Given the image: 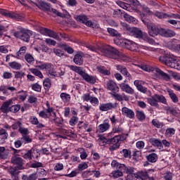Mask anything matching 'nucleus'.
Wrapping results in <instances>:
<instances>
[{"label": "nucleus", "instance_id": "nucleus-1", "mask_svg": "<svg viewBox=\"0 0 180 180\" xmlns=\"http://www.w3.org/2000/svg\"><path fill=\"white\" fill-rule=\"evenodd\" d=\"M69 68L72 70V71H75V72L79 74L86 82L93 84L96 82V77L88 75V73L85 72V70H82V68L75 65H70Z\"/></svg>", "mask_w": 180, "mask_h": 180}, {"label": "nucleus", "instance_id": "nucleus-2", "mask_svg": "<svg viewBox=\"0 0 180 180\" xmlns=\"http://www.w3.org/2000/svg\"><path fill=\"white\" fill-rule=\"evenodd\" d=\"M11 33L14 37L20 39V40H22V41H26V43H29L30 36H32V32L30 30H25L23 28L20 29V31L13 30Z\"/></svg>", "mask_w": 180, "mask_h": 180}, {"label": "nucleus", "instance_id": "nucleus-3", "mask_svg": "<svg viewBox=\"0 0 180 180\" xmlns=\"http://www.w3.org/2000/svg\"><path fill=\"white\" fill-rule=\"evenodd\" d=\"M101 53L105 56V57H108V58H116V56L121 55V53L119 51V50L109 45L101 49Z\"/></svg>", "mask_w": 180, "mask_h": 180}, {"label": "nucleus", "instance_id": "nucleus-4", "mask_svg": "<svg viewBox=\"0 0 180 180\" xmlns=\"http://www.w3.org/2000/svg\"><path fill=\"white\" fill-rule=\"evenodd\" d=\"M124 140V136L123 135H117L114 136L112 139H109L107 144L110 145V151H115V150H117V148L120 147L119 141H123Z\"/></svg>", "mask_w": 180, "mask_h": 180}, {"label": "nucleus", "instance_id": "nucleus-5", "mask_svg": "<svg viewBox=\"0 0 180 180\" xmlns=\"http://www.w3.org/2000/svg\"><path fill=\"white\" fill-rule=\"evenodd\" d=\"M141 70H143V71H147V72L153 71L154 72H156V74L160 77H162L165 79V81H169V75L164 72V71L161 70L160 68H150V66H148L147 65H141Z\"/></svg>", "mask_w": 180, "mask_h": 180}, {"label": "nucleus", "instance_id": "nucleus-6", "mask_svg": "<svg viewBox=\"0 0 180 180\" xmlns=\"http://www.w3.org/2000/svg\"><path fill=\"white\" fill-rule=\"evenodd\" d=\"M39 32L41 34H44V36H49V37H52L53 39H56V40H59V41L61 40L60 39V36H58L57 32L51 30H49L44 27H41L39 30Z\"/></svg>", "mask_w": 180, "mask_h": 180}, {"label": "nucleus", "instance_id": "nucleus-7", "mask_svg": "<svg viewBox=\"0 0 180 180\" xmlns=\"http://www.w3.org/2000/svg\"><path fill=\"white\" fill-rule=\"evenodd\" d=\"M0 13L3 15V16H6V18H11V19H15V20H23L24 17L22 15H18L15 13L8 12L6 10H4L0 8Z\"/></svg>", "mask_w": 180, "mask_h": 180}, {"label": "nucleus", "instance_id": "nucleus-8", "mask_svg": "<svg viewBox=\"0 0 180 180\" xmlns=\"http://www.w3.org/2000/svg\"><path fill=\"white\" fill-rule=\"evenodd\" d=\"M11 162L14 165H17L14 167L18 168V169H25V167H23V159L22 158L16 155L12 156Z\"/></svg>", "mask_w": 180, "mask_h": 180}, {"label": "nucleus", "instance_id": "nucleus-9", "mask_svg": "<svg viewBox=\"0 0 180 180\" xmlns=\"http://www.w3.org/2000/svg\"><path fill=\"white\" fill-rule=\"evenodd\" d=\"M129 34L130 36H134V37H136V39H143L146 32H141V30L137 27H131L129 29Z\"/></svg>", "mask_w": 180, "mask_h": 180}, {"label": "nucleus", "instance_id": "nucleus-10", "mask_svg": "<svg viewBox=\"0 0 180 180\" xmlns=\"http://www.w3.org/2000/svg\"><path fill=\"white\" fill-rule=\"evenodd\" d=\"M115 2L117 5H118V6H120V8H122V9H125V11H128V12H133L134 11V12H136V13H141L140 11L131 8V6H130V4L127 3H124L122 1H116Z\"/></svg>", "mask_w": 180, "mask_h": 180}, {"label": "nucleus", "instance_id": "nucleus-11", "mask_svg": "<svg viewBox=\"0 0 180 180\" xmlns=\"http://www.w3.org/2000/svg\"><path fill=\"white\" fill-rule=\"evenodd\" d=\"M35 6H37L39 9L41 11H44V12H51V4L49 3H46V1H39V4L32 1Z\"/></svg>", "mask_w": 180, "mask_h": 180}, {"label": "nucleus", "instance_id": "nucleus-12", "mask_svg": "<svg viewBox=\"0 0 180 180\" xmlns=\"http://www.w3.org/2000/svg\"><path fill=\"white\" fill-rule=\"evenodd\" d=\"M20 170H22V169H19L15 166L10 167L8 168V172L11 176V179L19 180V174H20Z\"/></svg>", "mask_w": 180, "mask_h": 180}, {"label": "nucleus", "instance_id": "nucleus-13", "mask_svg": "<svg viewBox=\"0 0 180 180\" xmlns=\"http://www.w3.org/2000/svg\"><path fill=\"white\" fill-rule=\"evenodd\" d=\"M167 61H169V65H167L168 67H171V68H178L179 67V63H178V59L176 58V56L169 54V58L167 59Z\"/></svg>", "mask_w": 180, "mask_h": 180}, {"label": "nucleus", "instance_id": "nucleus-14", "mask_svg": "<svg viewBox=\"0 0 180 180\" xmlns=\"http://www.w3.org/2000/svg\"><path fill=\"white\" fill-rule=\"evenodd\" d=\"M151 174H154V169H149L148 171H141L136 174V178L139 176L142 180L148 179Z\"/></svg>", "mask_w": 180, "mask_h": 180}, {"label": "nucleus", "instance_id": "nucleus-15", "mask_svg": "<svg viewBox=\"0 0 180 180\" xmlns=\"http://www.w3.org/2000/svg\"><path fill=\"white\" fill-rule=\"evenodd\" d=\"M148 28L150 29L149 34L152 37H155V36H158V34L161 36V29L162 28H158L156 26H151V25L148 26Z\"/></svg>", "mask_w": 180, "mask_h": 180}, {"label": "nucleus", "instance_id": "nucleus-16", "mask_svg": "<svg viewBox=\"0 0 180 180\" xmlns=\"http://www.w3.org/2000/svg\"><path fill=\"white\" fill-rule=\"evenodd\" d=\"M116 68L122 75L126 77V78H128V79H131V75L129 73V71H127V68L126 67L122 65H117L116 66Z\"/></svg>", "mask_w": 180, "mask_h": 180}, {"label": "nucleus", "instance_id": "nucleus-17", "mask_svg": "<svg viewBox=\"0 0 180 180\" xmlns=\"http://www.w3.org/2000/svg\"><path fill=\"white\" fill-rule=\"evenodd\" d=\"M154 15H155V16H157L158 18H159V19H162L164 18H173L174 19H180V15L178 14L168 15V14L164 13L156 12Z\"/></svg>", "mask_w": 180, "mask_h": 180}, {"label": "nucleus", "instance_id": "nucleus-18", "mask_svg": "<svg viewBox=\"0 0 180 180\" xmlns=\"http://www.w3.org/2000/svg\"><path fill=\"white\" fill-rule=\"evenodd\" d=\"M176 33L169 29L162 28L160 31V36L162 37H174Z\"/></svg>", "mask_w": 180, "mask_h": 180}, {"label": "nucleus", "instance_id": "nucleus-19", "mask_svg": "<svg viewBox=\"0 0 180 180\" xmlns=\"http://www.w3.org/2000/svg\"><path fill=\"white\" fill-rule=\"evenodd\" d=\"M120 88L123 91V92H126L127 94H130L131 95L134 94V89L126 83H121L120 84Z\"/></svg>", "mask_w": 180, "mask_h": 180}, {"label": "nucleus", "instance_id": "nucleus-20", "mask_svg": "<svg viewBox=\"0 0 180 180\" xmlns=\"http://www.w3.org/2000/svg\"><path fill=\"white\" fill-rule=\"evenodd\" d=\"M122 115L127 116L129 119H134V112L131 109L128 108L127 107H124L122 109Z\"/></svg>", "mask_w": 180, "mask_h": 180}, {"label": "nucleus", "instance_id": "nucleus-21", "mask_svg": "<svg viewBox=\"0 0 180 180\" xmlns=\"http://www.w3.org/2000/svg\"><path fill=\"white\" fill-rule=\"evenodd\" d=\"M11 105H12V100L4 102L0 108V110H1L2 113H8L11 110V108H9Z\"/></svg>", "mask_w": 180, "mask_h": 180}, {"label": "nucleus", "instance_id": "nucleus-22", "mask_svg": "<svg viewBox=\"0 0 180 180\" xmlns=\"http://www.w3.org/2000/svg\"><path fill=\"white\" fill-rule=\"evenodd\" d=\"M116 105L112 103H108L105 104H101L99 107L100 110L101 112H108V110H111V109H115V107Z\"/></svg>", "mask_w": 180, "mask_h": 180}, {"label": "nucleus", "instance_id": "nucleus-23", "mask_svg": "<svg viewBox=\"0 0 180 180\" xmlns=\"http://www.w3.org/2000/svg\"><path fill=\"white\" fill-rule=\"evenodd\" d=\"M107 88L109 91H112V93L119 92V86L112 80L107 82Z\"/></svg>", "mask_w": 180, "mask_h": 180}, {"label": "nucleus", "instance_id": "nucleus-24", "mask_svg": "<svg viewBox=\"0 0 180 180\" xmlns=\"http://www.w3.org/2000/svg\"><path fill=\"white\" fill-rule=\"evenodd\" d=\"M73 61L77 65H82L84 64V56L80 53H77L75 55Z\"/></svg>", "mask_w": 180, "mask_h": 180}, {"label": "nucleus", "instance_id": "nucleus-25", "mask_svg": "<svg viewBox=\"0 0 180 180\" xmlns=\"http://www.w3.org/2000/svg\"><path fill=\"white\" fill-rule=\"evenodd\" d=\"M147 102L150 105V106H155L158 108V103L157 100V94H155L153 96L147 98Z\"/></svg>", "mask_w": 180, "mask_h": 180}, {"label": "nucleus", "instance_id": "nucleus-26", "mask_svg": "<svg viewBox=\"0 0 180 180\" xmlns=\"http://www.w3.org/2000/svg\"><path fill=\"white\" fill-rule=\"evenodd\" d=\"M149 143L152 144L154 147H158V148H161L162 147V142L160 139L155 138H150L149 139Z\"/></svg>", "mask_w": 180, "mask_h": 180}, {"label": "nucleus", "instance_id": "nucleus-27", "mask_svg": "<svg viewBox=\"0 0 180 180\" xmlns=\"http://www.w3.org/2000/svg\"><path fill=\"white\" fill-rule=\"evenodd\" d=\"M167 92L169 94V98L172 99L174 103H178V102H179V98H178L176 94L174 93L173 90H172L171 89H167Z\"/></svg>", "mask_w": 180, "mask_h": 180}, {"label": "nucleus", "instance_id": "nucleus-28", "mask_svg": "<svg viewBox=\"0 0 180 180\" xmlns=\"http://www.w3.org/2000/svg\"><path fill=\"white\" fill-rule=\"evenodd\" d=\"M134 84L135 86H136L138 91H139L140 92H142V94H146L147 92V88L143 86V85H141V83L140 82V81L135 80Z\"/></svg>", "mask_w": 180, "mask_h": 180}, {"label": "nucleus", "instance_id": "nucleus-29", "mask_svg": "<svg viewBox=\"0 0 180 180\" xmlns=\"http://www.w3.org/2000/svg\"><path fill=\"white\" fill-rule=\"evenodd\" d=\"M8 132H6V130L4 129H0V143L1 144H4L5 143V141L8 139Z\"/></svg>", "mask_w": 180, "mask_h": 180}, {"label": "nucleus", "instance_id": "nucleus-30", "mask_svg": "<svg viewBox=\"0 0 180 180\" xmlns=\"http://www.w3.org/2000/svg\"><path fill=\"white\" fill-rule=\"evenodd\" d=\"M122 45L124 46L126 49L131 51L134 50V47H136V43L131 41H125L122 42Z\"/></svg>", "mask_w": 180, "mask_h": 180}, {"label": "nucleus", "instance_id": "nucleus-31", "mask_svg": "<svg viewBox=\"0 0 180 180\" xmlns=\"http://www.w3.org/2000/svg\"><path fill=\"white\" fill-rule=\"evenodd\" d=\"M46 70L50 75H52L53 77H56L57 75V74H56L54 66L51 63H47Z\"/></svg>", "mask_w": 180, "mask_h": 180}, {"label": "nucleus", "instance_id": "nucleus-32", "mask_svg": "<svg viewBox=\"0 0 180 180\" xmlns=\"http://www.w3.org/2000/svg\"><path fill=\"white\" fill-rule=\"evenodd\" d=\"M110 127V125L108 123H103L98 126V129L97 131L98 133H104V131H106Z\"/></svg>", "mask_w": 180, "mask_h": 180}, {"label": "nucleus", "instance_id": "nucleus-33", "mask_svg": "<svg viewBox=\"0 0 180 180\" xmlns=\"http://www.w3.org/2000/svg\"><path fill=\"white\" fill-rule=\"evenodd\" d=\"M0 158L6 160L8 158V151L4 146H0Z\"/></svg>", "mask_w": 180, "mask_h": 180}, {"label": "nucleus", "instance_id": "nucleus-34", "mask_svg": "<svg viewBox=\"0 0 180 180\" xmlns=\"http://www.w3.org/2000/svg\"><path fill=\"white\" fill-rule=\"evenodd\" d=\"M51 12H52L56 16H59L60 18H65L67 15H68V12L65 11V13H60L55 8H51Z\"/></svg>", "mask_w": 180, "mask_h": 180}, {"label": "nucleus", "instance_id": "nucleus-35", "mask_svg": "<svg viewBox=\"0 0 180 180\" xmlns=\"http://www.w3.org/2000/svg\"><path fill=\"white\" fill-rule=\"evenodd\" d=\"M147 160L149 162H156L157 160H158V155L155 153H151L147 156Z\"/></svg>", "mask_w": 180, "mask_h": 180}, {"label": "nucleus", "instance_id": "nucleus-36", "mask_svg": "<svg viewBox=\"0 0 180 180\" xmlns=\"http://www.w3.org/2000/svg\"><path fill=\"white\" fill-rule=\"evenodd\" d=\"M124 18L127 22H129V23H136V18L127 13L124 14Z\"/></svg>", "mask_w": 180, "mask_h": 180}, {"label": "nucleus", "instance_id": "nucleus-37", "mask_svg": "<svg viewBox=\"0 0 180 180\" xmlns=\"http://www.w3.org/2000/svg\"><path fill=\"white\" fill-rule=\"evenodd\" d=\"M43 85H44V89L48 91V89H50L51 86V80L49 78L45 79L43 82Z\"/></svg>", "mask_w": 180, "mask_h": 180}, {"label": "nucleus", "instance_id": "nucleus-38", "mask_svg": "<svg viewBox=\"0 0 180 180\" xmlns=\"http://www.w3.org/2000/svg\"><path fill=\"white\" fill-rule=\"evenodd\" d=\"M169 57V54H166L160 56L159 58V60L162 63H164V64H165L166 65H169V60H168Z\"/></svg>", "mask_w": 180, "mask_h": 180}, {"label": "nucleus", "instance_id": "nucleus-39", "mask_svg": "<svg viewBox=\"0 0 180 180\" xmlns=\"http://www.w3.org/2000/svg\"><path fill=\"white\" fill-rule=\"evenodd\" d=\"M141 8L143 11V12H145V13L148 14L149 16H151L152 15H154V13L150 10V8L146 5H141Z\"/></svg>", "mask_w": 180, "mask_h": 180}, {"label": "nucleus", "instance_id": "nucleus-40", "mask_svg": "<svg viewBox=\"0 0 180 180\" xmlns=\"http://www.w3.org/2000/svg\"><path fill=\"white\" fill-rule=\"evenodd\" d=\"M124 173L128 174V175H134L135 178H137V174H134V167H127Z\"/></svg>", "mask_w": 180, "mask_h": 180}, {"label": "nucleus", "instance_id": "nucleus-41", "mask_svg": "<svg viewBox=\"0 0 180 180\" xmlns=\"http://www.w3.org/2000/svg\"><path fill=\"white\" fill-rule=\"evenodd\" d=\"M60 98L64 102H70L71 101V96L67 93H61Z\"/></svg>", "mask_w": 180, "mask_h": 180}, {"label": "nucleus", "instance_id": "nucleus-42", "mask_svg": "<svg viewBox=\"0 0 180 180\" xmlns=\"http://www.w3.org/2000/svg\"><path fill=\"white\" fill-rule=\"evenodd\" d=\"M166 137H172L175 134V129L174 128H167L165 131Z\"/></svg>", "mask_w": 180, "mask_h": 180}, {"label": "nucleus", "instance_id": "nucleus-43", "mask_svg": "<svg viewBox=\"0 0 180 180\" xmlns=\"http://www.w3.org/2000/svg\"><path fill=\"white\" fill-rule=\"evenodd\" d=\"M108 32L111 36H113L114 37H120V34H119V32L115 29L108 28Z\"/></svg>", "mask_w": 180, "mask_h": 180}, {"label": "nucleus", "instance_id": "nucleus-44", "mask_svg": "<svg viewBox=\"0 0 180 180\" xmlns=\"http://www.w3.org/2000/svg\"><path fill=\"white\" fill-rule=\"evenodd\" d=\"M9 65L13 70H20V68H22V65L18 62L9 63Z\"/></svg>", "mask_w": 180, "mask_h": 180}, {"label": "nucleus", "instance_id": "nucleus-45", "mask_svg": "<svg viewBox=\"0 0 180 180\" xmlns=\"http://www.w3.org/2000/svg\"><path fill=\"white\" fill-rule=\"evenodd\" d=\"M33 154V149L29 150L27 151L25 154L23 155V158L25 160H28L30 161L32 160V157H33L32 155Z\"/></svg>", "mask_w": 180, "mask_h": 180}, {"label": "nucleus", "instance_id": "nucleus-46", "mask_svg": "<svg viewBox=\"0 0 180 180\" xmlns=\"http://www.w3.org/2000/svg\"><path fill=\"white\" fill-rule=\"evenodd\" d=\"M111 174L113 178H120V176H123V172L119 170V169L112 171Z\"/></svg>", "mask_w": 180, "mask_h": 180}, {"label": "nucleus", "instance_id": "nucleus-47", "mask_svg": "<svg viewBox=\"0 0 180 180\" xmlns=\"http://www.w3.org/2000/svg\"><path fill=\"white\" fill-rule=\"evenodd\" d=\"M30 72L34 74V75L39 77V78H41V79L43 78V74L38 69H34V68L30 69Z\"/></svg>", "mask_w": 180, "mask_h": 180}, {"label": "nucleus", "instance_id": "nucleus-48", "mask_svg": "<svg viewBox=\"0 0 180 180\" xmlns=\"http://www.w3.org/2000/svg\"><path fill=\"white\" fill-rule=\"evenodd\" d=\"M97 70L98 72L103 74V75H110V72L108 70H105L103 67H98Z\"/></svg>", "mask_w": 180, "mask_h": 180}, {"label": "nucleus", "instance_id": "nucleus-49", "mask_svg": "<svg viewBox=\"0 0 180 180\" xmlns=\"http://www.w3.org/2000/svg\"><path fill=\"white\" fill-rule=\"evenodd\" d=\"M152 124L155 127H157V129H161V127H164V123L160 122L159 121H157V120H153Z\"/></svg>", "mask_w": 180, "mask_h": 180}, {"label": "nucleus", "instance_id": "nucleus-50", "mask_svg": "<svg viewBox=\"0 0 180 180\" xmlns=\"http://www.w3.org/2000/svg\"><path fill=\"white\" fill-rule=\"evenodd\" d=\"M25 60L29 64H32L33 61H34V58H33V56L30 53H27L25 56Z\"/></svg>", "mask_w": 180, "mask_h": 180}, {"label": "nucleus", "instance_id": "nucleus-51", "mask_svg": "<svg viewBox=\"0 0 180 180\" xmlns=\"http://www.w3.org/2000/svg\"><path fill=\"white\" fill-rule=\"evenodd\" d=\"M21 141L23 144H27L29 143H32V139L30 138V136L27 135L22 136V137L21 138Z\"/></svg>", "mask_w": 180, "mask_h": 180}, {"label": "nucleus", "instance_id": "nucleus-52", "mask_svg": "<svg viewBox=\"0 0 180 180\" xmlns=\"http://www.w3.org/2000/svg\"><path fill=\"white\" fill-rule=\"evenodd\" d=\"M40 49L43 51V53H48V54H51L53 49L49 48V46L46 45H41Z\"/></svg>", "mask_w": 180, "mask_h": 180}, {"label": "nucleus", "instance_id": "nucleus-53", "mask_svg": "<svg viewBox=\"0 0 180 180\" xmlns=\"http://www.w3.org/2000/svg\"><path fill=\"white\" fill-rule=\"evenodd\" d=\"M31 88L33 91H36V92H41V86L37 83L32 84Z\"/></svg>", "mask_w": 180, "mask_h": 180}, {"label": "nucleus", "instance_id": "nucleus-54", "mask_svg": "<svg viewBox=\"0 0 180 180\" xmlns=\"http://www.w3.org/2000/svg\"><path fill=\"white\" fill-rule=\"evenodd\" d=\"M53 51L58 57H63V56H64V51H63L61 49L54 48Z\"/></svg>", "mask_w": 180, "mask_h": 180}, {"label": "nucleus", "instance_id": "nucleus-55", "mask_svg": "<svg viewBox=\"0 0 180 180\" xmlns=\"http://www.w3.org/2000/svg\"><path fill=\"white\" fill-rule=\"evenodd\" d=\"M19 110H20V105H15L10 107V112H12L13 113H17Z\"/></svg>", "mask_w": 180, "mask_h": 180}, {"label": "nucleus", "instance_id": "nucleus-56", "mask_svg": "<svg viewBox=\"0 0 180 180\" xmlns=\"http://www.w3.org/2000/svg\"><path fill=\"white\" fill-rule=\"evenodd\" d=\"M156 98L158 102H161V103H164L165 105L167 104V98L164 97V96H160L156 94Z\"/></svg>", "mask_w": 180, "mask_h": 180}, {"label": "nucleus", "instance_id": "nucleus-57", "mask_svg": "<svg viewBox=\"0 0 180 180\" xmlns=\"http://www.w3.org/2000/svg\"><path fill=\"white\" fill-rule=\"evenodd\" d=\"M88 19L86 18L85 15H78L77 17V22H80V23H84L85 25V22H86Z\"/></svg>", "mask_w": 180, "mask_h": 180}, {"label": "nucleus", "instance_id": "nucleus-58", "mask_svg": "<svg viewBox=\"0 0 180 180\" xmlns=\"http://www.w3.org/2000/svg\"><path fill=\"white\" fill-rule=\"evenodd\" d=\"M136 117L139 120H144L146 119V114L143 111H137Z\"/></svg>", "mask_w": 180, "mask_h": 180}, {"label": "nucleus", "instance_id": "nucleus-59", "mask_svg": "<svg viewBox=\"0 0 180 180\" xmlns=\"http://www.w3.org/2000/svg\"><path fill=\"white\" fill-rule=\"evenodd\" d=\"M167 112L170 113L173 116H176L178 115V111L174 108H169L167 109Z\"/></svg>", "mask_w": 180, "mask_h": 180}, {"label": "nucleus", "instance_id": "nucleus-60", "mask_svg": "<svg viewBox=\"0 0 180 180\" xmlns=\"http://www.w3.org/2000/svg\"><path fill=\"white\" fill-rule=\"evenodd\" d=\"M18 131L22 135V136H27L29 134V129L25 127H20L18 129Z\"/></svg>", "mask_w": 180, "mask_h": 180}, {"label": "nucleus", "instance_id": "nucleus-61", "mask_svg": "<svg viewBox=\"0 0 180 180\" xmlns=\"http://www.w3.org/2000/svg\"><path fill=\"white\" fill-rule=\"evenodd\" d=\"M145 41H148V43H150V44H154V39L150 38L148 35L146 33L145 35H143V38H142Z\"/></svg>", "mask_w": 180, "mask_h": 180}, {"label": "nucleus", "instance_id": "nucleus-62", "mask_svg": "<svg viewBox=\"0 0 180 180\" xmlns=\"http://www.w3.org/2000/svg\"><path fill=\"white\" fill-rule=\"evenodd\" d=\"M26 50H27V48L26 46H22L20 48V50L17 52V57H19V56H22V54H25L26 53Z\"/></svg>", "mask_w": 180, "mask_h": 180}, {"label": "nucleus", "instance_id": "nucleus-63", "mask_svg": "<svg viewBox=\"0 0 180 180\" xmlns=\"http://www.w3.org/2000/svg\"><path fill=\"white\" fill-rule=\"evenodd\" d=\"M111 95L113 98H115V99H116L117 101H119L120 102H122V95L116 92L111 93Z\"/></svg>", "mask_w": 180, "mask_h": 180}, {"label": "nucleus", "instance_id": "nucleus-64", "mask_svg": "<svg viewBox=\"0 0 180 180\" xmlns=\"http://www.w3.org/2000/svg\"><path fill=\"white\" fill-rule=\"evenodd\" d=\"M78 123V117L73 116L70 120V126H75V124Z\"/></svg>", "mask_w": 180, "mask_h": 180}]
</instances>
